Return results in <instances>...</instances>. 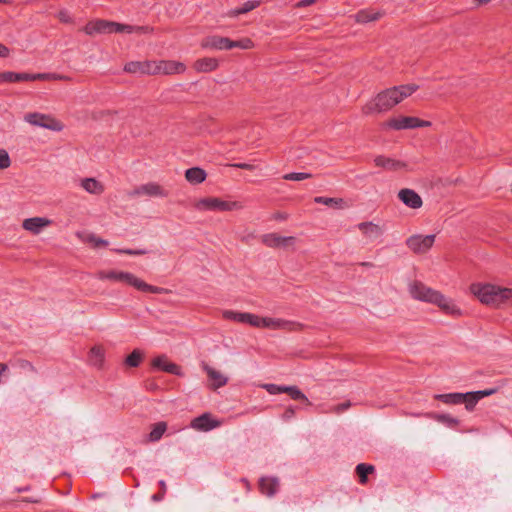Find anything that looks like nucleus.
<instances>
[{
    "label": "nucleus",
    "instance_id": "obj_1",
    "mask_svg": "<svg viewBox=\"0 0 512 512\" xmlns=\"http://www.w3.org/2000/svg\"><path fill=\"white\" fill-rule=\"evenodd\" d=\"M417 89V85L407 84L383 90L364 105L363 113L374 114L386 112L412 95Z\"/></svg>",
    "mask_w": 512,
    "mask_h": 512
},
{
    "label": "nucleus",
    "instance_id": "obj_2",
    "mask_svg": "<svg viewBox=\"0 0 512 512\" xmlns=\"http://www.w3.org/2000/svg\"><path fill=\"white\" fill-rule=\"evenodd\" d=\"M470 292L482 303L494 308L512 304V288L492 283H473Z\"/></svg>",
    "mask_w": 512,
    "mask_h": 512
},
{
    "label": "nucleus",
    "instance_id": "obj_3",
    "mask_svg": "<svg viewBox=\"0 0 512 512\" xmlns=\"http://www.w3.org/2000/svg\"><path fill=\"white\" fill-rule=\"evenodd\" d=\"M96 277L100 280L123 282L142 292H149L154 294H167L169 292V290L166 288L153 286L144 282L142 279L138 278L130 272L120 270H102L96 274Z\"/></svg>",
    "mask_w": 512,
    "mask_h": 512
},
{
    "label": "nucleus",
    "instance_id": "obj_4",
    "mask_svg": "<svg viewBox=\"0 0 512 512\" xmlns=\"http://www.w3.org/2000/svg\"><path fill=\"white\" fill-rule=\"evenodd\" d=\"M194 208L199 212H229L243 209L238 201H227L218 197H204L194 203Z\"/></svg>",
    "mask_w": 512,
    "mask_h": 512
},
{
    "label": "nucleus",
    "instance_id": "obj_5",
    "mask_svg": "<svg viewBox=\"0 0 512 512\" xmlns=\"http://www.w3.org/2000/svg\"><path fill=\"white\" fill-rule=\"evenodd\" d=\"M62 77L53 73H17V72H0V83H13L22 81H36V80H57Z\"/></svg>",
    "mask_w": 512,
    "mask_h": 512
},
{
    "label": "nucleus",
    "instance_id": "obj_6",
    "mask_svg": "<svg viewBox=\"0 0 512 512\" xmlns=\"http://www.w3.org/2000/svg\"><path fill=\"white\" fill-rule=\"evenodd\" d=\"M357 228L361 235L360 242L364 245L380 241L384 233V226L373 221L361 222Z\"/></svg>",
    "mask_w": 512,
    "mask_h": 512
},
{
    "label": "nucleus",
    "instance_id": "obj_7",
    "mask_svg": "<svg viewBox=\"0 0 512 512\" xmlns=\"http://www.w3.org/2000/svg\"><path fill=\"white\" fill-rule=\"evenodd\" d=\"M24 121L32 126L45 128L51 131L59 132L63 129V124L49 114L38 112L27 113L24 116Z\"/></svg>",
    "mask_w": 512,
    "mask_h": 512
},
{
    "label": "nucleus",
    "instance_id": "obj_8",
    "mask_svg": "<svg viewBox=\"0 0 512 512\" xmlns=\"http://www.w3.org/2000/svg\"><path fill=\"white\" fill-rule=\"evenodd\" d=\"M435 237L436 236L434 234H415L407 238L406 245L412 252L416 254H424L434 245Z\"/></svg>",
    "mask_w": 512,
    "mask_h": 512
},
{
    "label": "nucleus",
    "instance_id": "obj_9",
    "mask_svg": "<svg viewBox=\"0 0 512 512\" xmlns=\"http://www.w3.org/2000/svg\"><path fill=\"white\" fill-rule=\"evenodd\" d=\"M186 71V65L174 60L153 61L152 75H174Z\"/></svg>",
    "mask_w": 512,
    "mask_h": 512
},
{
    "label": "nucleus",
    "instance_id": "obj_10",
    "mask_svg": "<svg viewBox=\"0 0 512 512\" xmlns=\"http://www.w3.org/2000/svg\"><path fill=\"white\" fill-rule=\"evenodd\" d=\"M436 291L419 281H413L408 285L410 296L422 302L431 303L432 298L436 295Z\"/></svg>",
    "mask_w": 512,
    "mask_h": 512
},
{
    "label": "nucleus",
    "instance_id": "obj_11",
    "mask_svg": "<svg viewBox=\"0 0 512 512\" xmlns=\"http://www.w3.org/2000/svg\"><path fill=\"white\" fill-rule=\"evenodd\" d=\"M168 192L159 184L149 182L136 187L129 193L130 197L149 196V197H166Z\"/></svg>",
    "mask_w": 512,
    "mask_h": 512
},
{
    "label": "nucleus",
    "instance_id": "obj_12",
    "mask_svg": "<svg viewBox=\"0 0 512 512\" xmlns=\"http://www.w3.org/2000/svg\"><path fill=\"white\" fill-rule=\"evenodd\" d=\"M264 245L270 248H287L296 242L293 236H281L277 233H267L261 236Z\"/></svg>",
    "mask_w": 512,
    "mask_h": 512
},
{
    "label": "nucleus",
    "instance_id": "obj_13",
    "mask_svg": "<svg viewBox=\"0 0 512 512\" xmlns=\"http://www.w3.org/2000/svg\"><path fill=\"white\" fill-rule=\"evenodd\" d=\"M431 304L437 305L441 310H443L446 314L459 316L461 315L460 308L455 304V302L451 299L436 291V295L432 298Z\"/></svg>",
    "mask_w": 512,
    "mask_h": 512
},
{
    "label": "nucleus",
    "instance_id": "obj_14",
    "mask_svg": "<svg viewBox=\"0 0 512 512\" xmlns=\"http://www.w3.org/2000/svg\"><path fill=\"white\" fill-rule=\"evenodd\" d=\"M399 200L411 209H419L423 205L422 198L413 189L404 188L398 192Z\"/></svg>",
    "mask_w": 512,
    "mask_h": 512
},
{
    "label": "nucleus",
    "instance_id": "obj_15",
    "mask_svg": "<svg viewBox=\"0 0 512 512\" xmlns=\"http://www.w3.org/2000/svg\"><path fill=\"white\" fill-rule=\"evenodd\" d=\"M494 392H495L494 389H489V390H479V391H474V392L461 393V395L463 396L462 400H461V404H465V408L468 411H472L480 399H482L486 396H490Z\"/></svg>",
    "mask_w": 512,
    "mask_h": 512
},
{
    "label": "nucleus",
    "instance_id": "obj_16",
    "mask_svg": "<svg viewBox=\"0 0 512 512\" xmlns=\"http://www.w3.org/2000/svg\"><path fill=\"white\" fill-rule=\"evenodd\" d=\"M153 61H131L125 64L124 71L136 75H152Z\"/></svg>",
    "mask_w": 512,
    "mask_h": 512
},
{
    "label": "nucleus",
    "instance_id": "obj_17",
    "mask_svg": "<svg viewBox=\"0 0 512 512\" xmlns=\"http://www.w3.org/2000/svg\"><path fill=\"white\" fill-rule=\"evenodd\" d=\"M220 425V422L214 420L209 413H204L191 421V427L198 431H210Z\"/></svg>",
    "mask_w": 512,
    "mask_h": 512
},
{
    "label": "nucleus",
    "instance_id": "obj_18",
    "mask_svg": "<svg viewBox=\"0 0 512 512\" xmlns=\"http://www.w3.org/2000/svg\"><path fill=\"white\" fill-rule=\"evenodd\" d=\"M83 31L90 36L96 34H109L110 33V21L97 19L88 22Z\"/></svg>",
    "mask_w": 512,
    "mask_h": 512
},
{
    "label": "nucleus",
    "instance_id": "obj_19",
    "mask_svg": "<svg viewBox=\"0 0 512 512\" xmlns=\"http://www.w3.org/2000/svg\"><path fill=\"white\" fill-rule=\"evenodd\" d=\"M51 224V220L47 219V218H44V217H32V218H27L23 221L22 223V227L37 235L39 234L43 228L49 226Z\"/></svg>",
    "mask_w": 512,
    "mask_h": 512
},
{
    "label": "nucleus",
    "instance_id": "obj_20",
    "mask_svg": "<svg viewBox=\"0 0 512 512\" xmlns=\"http://www.w3.org/2000/svg\"><path fill=\"white\" fill-rule=\"evenodd\" d=\"M416 117L411 116H401L397 118H391L386 123L385 126L394 130H405V129H413L415 128Z\"/></svg>",
    "mask_w": 512,
    "mask_h": 512
},
{
    "label": "nucleus",
    "instance_id": "obj_21",
    "mask_svg": "<svg viewBox=\"0 0 512 512\" xmlns=\"http://www.w3.org/2000/svg\"><path fill=\"white\" fill-rule=\"evenodd\" d=\"M150 30L147 26H133L110 21V33H147Z\"/></svg>",
    "mask_w": 512,
    "mask_h": 512
},
{
    "label": "nucleus",
    "instance_id": "obj_22",
    "mask_svg": "<svg viewBox=\"0 0 512 512\" xmlns=\"http://www.w3.org/2000/svg\"><path fill=\"white\" fill-rule=\"evenodd\" d=\"M202 47L216 50H229L231 49V40L226 37L212 36L202 42Z\"/></svg>",
    "mask_w": 512,
    "mask_h": 512
},
{
    "label": "nucleus",
    "instance_id": "obj_23",
    "mask_svg": "<svg viewBox=\"0 0 512 512\" xmlns=\"http://www.w3.org/2000/svg\"><path fill=\"white\" fill-rule=\"evenodd\" d=\"M414 416H424L430 419H433L441 424L446 425L450 428H455L459 424V420L450 414H439V413H423V414H413Z\"/></svg>",
    "mask_w": 512,
    "mask_h": 512
},
{
    "label": "nucleus",
    "instance_id": "obj_24",
    "mask_svg": "<svg viewBox=\"0 0 512 512\" xmlns=\"http://www.w3.org/2000/svg\"><path fill=\"white\" fill-rule=\"evenodd\" d=\"M80 186L89 194L101 195L105 188L104 185L95 178L88 177L80 181Z\"/></svg>",
    "mask_w": 512,
    "mask_h": 512
},
{
    "label": "nucleus",
    "instance_id": "obj_25",
    "mask_svg": "<svg viewBox=\"0 0 512 512\" xmlns=\"http://www.w3.org/2000/svg\"><path fill=\"white\" fill-rule=\"evenodd\" d=\"M314 202L326 205L334 210H341L349 207L348 202L343 198L317 196L314 198Z\"/></svg>",
    "mask_w": 512,
    "mask_h": 512
},
{
    "label": "nucleus",
    "instance_id": "obj_26",
    "mask_svg": "<svg viewBox=\"0 0 512 512\" xmlns=\"http://www.w3.org/2000/svg\"><path fill=\"white\" fill-rule=\"evenodd\" d=\"M259 486L264 495L272 497L276 494L279 488V482L276 478L263 477L260 479Z\"/></svg>",
    "mask_w": 512,
    "mask_h": 512
},
{
    "label": "nucleus",
    "instance_id": "obj_27",
    "mask_svg": "<svg viewBox=\"0 0 512 512\" xmlns=\"http://www.w3.org/2000/svg\"><path fill=\"white\" fill-rule=\"evenodd\" d=\"M203 369L206 371L209 379L213 382L212 386L215 389L226 385L228 379L221 372L215 370L207 364L203 365Z\"/></svg>",
    "mask_w": 512,
    "mask_h": 512
},
{
    "label": "nucleus",
    "instance_id": "obj_28",
    "mask_svg": "<svg viewBox=\"0 0 512 512\" xmlns=\"http://www.w3.org/2000/svg\"><path fill=\"white\" fill-rule=\"evenodd\" d=\"M374 162L376 166L390 171H396L404 167L402 162L385 156L376 157Z\"/></svg>",
    "mask_w": 512,
    "mask_h": 512
},
{
    "label": "nucleus",
    "instance_id": "obj_29",
    "mask_svg": "<svg viewBox=\"0 0 512 512\" xmlns=\"http://www.w3.org/2000/svg\"><path fill=\"white\" fill-rule=\"evenodd\" d=\"M152 365L154 368L158 370H162L176 375L179 374V366L174 363L168 362L166 357L164 356L156 357L153 360Z\"/></svg>",
    "mask_w": 512,
    "mask_h": 512
},
{
    "label": "nucleus",
    "instance_id": "obj_30",
    "mask_svg": "<svg viewBox=\"0 0 512 512\" xmlns=\"http://www.w3.org/2000/svg\"><path fill=\"white\" fill-rule=\"evenodd\" d=\"M206 172L199 167H192L186 170L185 178L191 184H200L206 179Z\"/></svg>",
    "mask_w": 512,
    "mask_h": 512
},
{
    "label": "nucleus",
    "instance_id": "obj_31",
    "mask_svg": "<svg viewBox=\"0 0 512 512\" xmlns=\"http://www.w3.org/2000/svg\"><path fill=\"white\" fill-rule=\"evenodd\" d=\"M218 67V61L215 58H202L194 63V69L198 72H210Z\"/></svg>",
    "mask_w": 512,
    "mask_h": 512
},
{
    "label": "nucleus",
    "instance_id": "obj_32",
    "mask_svg": "<svg viewBox=\"0 0 512 512\" xmlns=\"http://www.w3.org/2000/svg\"><path fill=\"white\" fill-rule=\"evenodd\" d=\"M355 472L359 477V482L361 484H366L368 481V476L375 473V467L371 464L360 463L356 466Z\"/></svg>",
    "mask_w": 512,
    "mask_h": 512
},
{
    "label": "nucleus",
    "instance_id": "obj_33",
    "mask_svg": "<svg viewBox=\"0 0 512 512\" xmlns=\"http://www.w3.org/2000/svg\"><path fill=\"white\" fill-rule=\"evenodd\" d=\"M381 17V13L372 9H364L355 15V20L359 23H368Z\"/></svg>",
    "mask_w": 512,
    "mask_h": 512
},
{
    "label": "nucleus",
    "instance_id": "obj_34",
    "mask_svg": "<svg viewBox=\"0 0 512 512\" xmlns=\"http://www.w3.org/2000/svg\"><path fill=\"white\" fill-rule=\"evenodd\" d=\"M105 358L104 349L99 346H95L90 350L89 361L95 367H102Z\"/></svg>",
    "mask_w": 512,
    "mask_h": 512
},
{
    "label": "nucleus",
    "instance_id": "obj_35",
    "mask_svg": "<svg viewBox=\"0 0 512 512\" xmlns=\"http://www.w3.org/2000/svg\"><path fill=\"white\" fill-rule=\"evenodd\" d=\"M167 430V423L164 421L157 422L153 425L152 430L150 431L148 435V441L149 442H157L159 441L165 431Z\"/></svg>",
    "mask_w": 512,
    "mask_h": 512
},
{
    "label": "nucleus",
    "instance_id": "obj_36",
    "mask_svg": "<svg viewBox=\"0 0 512 512\" xmlns=\"http://www.w3.org/2000/svg\"><path fill=\"white\" fill-rule=\"evenodd\" d=\"M462 395L460 392L446 393V394H435L434 398L443 402L447 405L461 404Z\"/></svg>",
    "mask_w": 512,
    "mask_h": 512
},
{
    "label": "nucleus",
    "instance_id": "obj_37",
    "mask_svg": "<svg viewBox=\"0 0 512 512\" xmlns=\"http://www.w3.org/2000/svg\"><path fill=\"white\" fill-rule=\"evenodd\" d=\"M258 5V1H247L241 7L230 10L228 15L235 17L255 9Z\"/></svg>",
    "mask_w": 512,
    "mask_h": 512
},
{
    "label": "nucleus",
    "instance_id": "obj_38",
    "mask_svg": "<svg viewBox=\"0 0 512 512\" xmlns=\"http://www.w3.org/2000/svg\"><path fill=\"white\" fill-rule=\"evenodd\" d=\"M269 328L272 330H290L293 323L281 318H270Z\"/></svg>",
    "mask_w": 512,
    "mask_h": 512
},
{
    "label": "nucleus",
    "instance_id": "obj_39",
    "mask_svg": "<svg viewBox=\"0 0 512 512\" xmlns=\"http://www.w3.org/2000/svg\"><path fill=\"white\" fill-rule=\"evenodd\" d=\"M284 393H288L293 400H301L307 404H310L308 398L296 386H285Z\"/></svg>",
    "mask_w": 512,
    "mask_h": 512
},
{
    "label": "nucleus",
    "instance_id": "obj_40",
    "mask_svg": "<svg viewBox=\"0 0 512 512\" xmlns=\"http://www.w3.org/2000/svg\"><path fill=\"white\" fill-rule=\"evenodd\" d=\"M82 241L85 243H89L93 245L94 247H101V246H107L108 241L104 240L102 238L97 237L95 234H86L82 237Z\"/></svg>",
    "mask_w": 512,
    "mask_h": 512
},
{
    "label": "nucleus",
    "instance_id": "obj_41",
    "mask_svg": "<svg viewBox=\"0 0 512 512\" xmlns=\"http://www.w3.org/2000/svg\"><path fill=\"white\" fill-rule=\"evenodd\" d=\"M223 318L232 320L239 323H244L246 312H236L232 310H225L222 313Z\"/></svg>",
    "mask_w": 512,
    "mask_h": 512
},
{
    "label": "nucleus",
    "instance_id": "obj_42",
    "mask_svg": "<svg viewBox=\"0 0 512 512\" xmlns=\"http://www.w3.org/2000/svg\"><path fill=\"white\" fill-rule=\"evenodd\" d=\"M142 353L140 350L135 349L130 355L127 356L125 364L129 367H138L142 360Z\"/></svg>",
    "mask_w": 512,
    "mask_h": 512
},
{
    "label": "nucleus",
    "instance_id": "obj_43",
    "mask_svg": "<svg viewBox=\"0 0 512 512\" xmlns=\"http://www.w3.org/2000/svg\"><path fill=\"white\" fill-rule=\"evenodd\" d=\"M311 177L312 175L310 173L305 172H291L283 175V179L288 181H302Z\"/></svg>",
    "mask_w": 512,
    "mask_h": 512
},
{
    "label": "nucleus",
    "instance_id": "obj_44",
    "mask_svg": "<svg viewBox=\"0 0 512 512\" xmlns=\"http://www.w3.org/2000/svg\"><path fill=\"white\" fill-rule=\"evenodd\" d=\"M254 44L251 39L244 38L241 40L233 41L231 40V49L232 48H240L243 50L251 49L253 48Z\"/></svg>",
    "mask_w": 512,
    "mask_h": 512
},
{
    "label": "nucleus",
    "instance_id": "obj_45",
    "mask_svg": "<svg viewBox=\"0 0 512 512\" xmlns=\"http://www.w3.org/2000/svg\"><path fill=\"white\" fill-rule=\"evenodd\" d=\"M11 165V159L8 152L5 149H0V170L9 168Z\"/></svg>",
    "mask_w": 512,
    "mask_h": 512
},
{
    "label": "nucleus",
    "instance_id": "obj_46",
    "mask_svg": "<svg viewBox=\"0 0 512 512\" xmlns=\"http://www.w3.org/2000/svg\"><path fill=\"white\" fill-rule=\"evenodd\" d=\"M269 394L271 395H277L284 393V387L282 385H276V384H264L262 386Z\"/></svg>",
    "mask_w": 512,
    "mask_h": 512
},
{
    "label": "nucleus",
    "instance_id": "obj_47",
    "mask_svg": "<svg viewBox=\"0 0 512 512\" xmlns=\"http://www.w3.org/2000/svg\"><path fill=\"white\" fill-rule=\"evenodd\" d=\"M260 318L261 317L256 314L246 312L244 323L249 324L253 327L259 328Z\"/></svg>",
    "mask_w": 512,
    "mask_h": 512
},
{
    "label": "nucleus",
    "instance_id": "obj_48",
    "mask_svg": "<svg viewBox=\"0 0 512 512\" xmlns=\"http://www.w3.org/2000/svg\"><path fill=\"white\" fill-rule=\"evenodd\" d=\"M117 253H123L128 255H144L147 253L144 249H116Z\"/></svg>",
    "mask_w": 512,
    "mask_h": 512
},
{
    "label": "nucleus",
    "instance_id": "obj_49",
    "mask_svg": "<svg viewBox=\"0 0 512 512\" xmlns=\"http://www.w3.org/2000/svg\"><path fill=\"white\" fill-rule=\"evenodd\" d=\"M58 19L63 23L72 22V17L67 10H62L58 13Z\"/></svg>",
    "mask_w": 512,
    "mask_h": 512
},
{
    "label": "nucleus",
    "instance_id": "obj_50",
    "mask_svg": "<svg viewBox=\"0 0 512 512\" xmlns=\"http://www.w3.org/2000/svg\"><path fill=\"white\" fill-rule=\"evenodd\" d=\"M233 167L243 170H255L256 166L250 163L240 162V163H234L232 164Z\"/></svg>",
    "mask_w": 512,
    "mask_h": 512
},
{
    "label": "nucleus",
    "instance_id": "obj_51",
    "mask_svg": "<svg viewBox=\"0 0 512 512\" xmlns=\"http://www.w3.org/2000/svg\"><path fill=\"white\" fill-rule=\"evenodd\" d=\"M350 408V402H344L340 405H337L333 408V412L339 414V413H342L344 411H347L348 409Z\"/></svg>",
    "mask_w": 512,
    "mask_h": 512
},
{
    "label": "nucleus",
    "instance_id": "obj_52",
    "mask_svg": "<svg viewBox=\"0 0 512 512\" xmlns=\"http://www.w3.org/2000/svg\"><path fill=\"white\" fill-rule=\"evenodd\" d=\"M19 366L23 370H28V371H31V372H35L34 366L29 361L21 360L19 362Z\"/></svg>",
    "mask_w": 512,
    "mask_h": 512
},
{
    "label": "nucleus",
    "instance_id": "obj_53",
    "mask_svg": "<svg viewBox=\"0 0 512 512\" xmlns=\"http://www.w3.org/2000/svg\"><path fill=\"white\" fill-rule=\"evenodd\" d=\"M295 415V410L294 408L290 407L288 409H286L282 415V419L285 420V421H288L290 419H292Z\"/></svg>",
    "mask_w": 512,
    "mask_h": 512
},
{
    "label": "nucleus",
    "instance_id": "obj_54",
    "mask_svg": "<svg viewBox=\"0 0 512 512\" xmlns=\"http://www.w3.org/2000/svg\"><path fill=\"white\" fill-rule=\"evenodd\" d=\"M431 126V122L430 121H426V120H421L419 118L416 117V124H415V128H419V127H429Z\"/></svg>",
    "mask_w": 512,
    "mask_h": 512
},
{
    "label": "nucleus",
    "instance_id": "obj_55",
    "mask_svg": "<svg viewBox=\"0 0 512 512\" xmlns=\"http://www.w3.org/2000/svg\"><path fill=\"white\" fill-rule=\"evenodd\" d=\"M271 317H261L259 328H269V322Z\"/></svg>",
    "mask_w": 512,
    "mask_h": 512
},
{
    "label": "nucleus",
    "instance_id": "obj_56",
    "mask_svg": "<svg viewBox=\"0 0 512 512\" xmlns=\"http://www.w3.org/2000/svg\"><path fill=\"white\" fill-rule=\"evenodd\" d=\"M317 0H300L297 4L298 7H308L314 4Z\"/></svg>",
    "mask_w": 512,
    "mask_h": 512
},
{
    "label": "nucleus",
    "instance_id": "obj_57",
    "mask_svg": "<svg viewBox=\"0 0 512 512\" xmlns=\"http://www.w3.org/2000/svg\"><path fill=\"white\" fill-rule=\"evenodd\" d=\"M9 56V49L0 43V57H8Z\"/></svg>",
    "mask_w": 512,
    "mask_h": 512
},
{
    "label": "nucleus",
    "instance_id": "obj_58",
    "mask_svg": "<svg viewBox=\"0 0 512 512\" xmlns=\"http://www.w3.org/2000/svg\"><path fill=\"white\" fill-rule=\"evenodd\" d=\"M288 218V214L284 212H278L274 215V219L284 221Z\"/></svg>",
    "mask_w": 512,
    "mask_h": 512
},
{
    "label": "nucleus",
    "instance_id": "obj_59",
    "mask_svg": "<svg viewBox=\"0 0 512 512\" xmlns=\"http://www.w3.org/2000/svg\"><path fill=\"white\" fill-rule=\"evenodd\" d=\"M163 498H164V494H162V493L154 494L151 497L152 501H155V502L161 501Z\"/></svg>",
    "mask_w": 512,
    "mask_h": 512
},
{
    "label": "nucleus",
    "instance_id": "obj_60",
    "mask_svg": "<svg viewBox=\"0 0 512 512\" xmlns=\"http://www.w3.org/2000/svg\"><path fill=\"white\" fill-rule=\"evenodd\" d=\"M159 485L161 487L162 494L165 495V492H166V489H167L166 482L164 480H160L159 481Z\"/></svg>",
    "mask_w": 512,
    "mask_h": 512
},
{
    "label": "nucleus",
    "instance_id": "obj_61",
    "mask_svg": "<svg viewBox=\"0 0 512 512\" xmlns=\"http://www.w3.org/2000/svg\"><path fill=\"white\" fill-rule=\"evenodd\" d=\"M360 265H362V266H372L371 263H366V262H362V263H360Z\"/></svg>",
    "mask_w": 512,
    "mask_h": 512
},
{
    "label": "nucleus",
    "instance_id": "obj_62",
    "mask_svg": "<svg viewBox=\"0 0 512 512\" xmlns=\"http://www.w3.org/2000/svg\"><path fill=\"white\" fill-rule=\"evenodd\" d=\"M5 0H0V2H4Z\"/></svg>",
    "mask_w": 512,
    "mask_h": 512
}]
</instances>
